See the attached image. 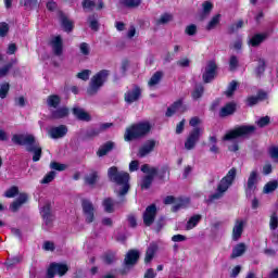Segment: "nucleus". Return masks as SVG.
Listing matches in <instances>:
<instances>
[{"label":"nucleus","instance_id":"obj_1","mask_svg":"<svg viewBox=\"0 0 278 278\" xmlns=\"http://www.w3.org/2000/svg\"><path fill=\"white\" fill-rule=\"evenodd\" d=\"M109 179L115 184V192L118 197H124L129 192V174L126 172H118V168L111 167L108 172Z\"/></svg>","mask_w":278,"mask_h":278},{"label":"nucleus","instance_id":"obj_2","mask_svg":"<svg viewBox=\"0 0 278 278\" xmlns=\"http://www.w3.org/2000/svg\"><path fill=\"white\" fill-rule=\"evenodd\" d=\"M12 142H14V144L27 147V151L34 153L33 161L40 162L42 148L36 142V137H34V135H14L12 137Z\"/></svg>","mask_w":278,"mask_h":278},{"label":"nucleus","instance_id":"obj_3","mask_svg":"<svg viewBox=\"0 0 278 278\" xmlns=\"http://www.w3.org/2000/svg\"><path fill=\"white\" fill-rule=\"evenodd\" d=\"M257 128L253 125H244L237 127L230 131H228L224 137L223 140H228L229 142H232L228 146L229 151H238L239 146L236 140H240V138H244V136H251V134H254V131Z\"/></svg>","mask_w":278,"mask_h":278},{"label":"nucleus","instance_id":"obj_4","mask_svg":"<svg viewBox=\"0 0 278 278\" xmlns=\"http://www.w3.org/2000/svg\"><path fill=\"white\" fill-rule=\"evenodd\" d=\"M236 175H238V170L236 169V167H232L226 174V176L222 178L217 186L216 192L210 197L208 201L213 202L218 201V199H223V197H225V192H227V190H229V187L233 184Z\"/></svg>","mask_w":278,"mask_h":278},{"label":"nucleus","instance_id":"obj_5","mask_svg":"<svg viewBox=\"0 0 278 278\" xmlns=\"http://www.w3.org/2000/svg\"><path fill=\"white\" fill-rule=\"evenodd\" d=\"M149 131H151V123L140 122L138 124H134L132 126L128 127L126 129L124 138L126 142H129L138 138H143V136H147Z\"/></svg>","mask_w":278,"mask_h":278},{"label":"nucleus","instance_id":"obj_6","mask_svg":"<svg viewBox=\"0 0 278 278\" xmlns=\"http://www.w3.org/2000/svg\"><path fill=\"white\" fill-rule=\"evenodd\" d=\"M108 77H110V71L102 70L99 73H97L90 81L89 88L87 89V94L90 97L97 94L99 90H101V87L103 84L108 81Z\"/></svg>","mask_w":278,"mask_h":278},{"label":"nucleus","instance_id":"obj_7","mask_svg":"<svg viewBox=\"0 0 278 278\" xmlns=\"http://www.w3.org/2000/svg\"><path fill=\"white\" fill-rule=\"evenodd\" d=\"M260 181V173L257 169H253L245 185V194L247 197H251L254 194L255 190H257V182Z\"/></svg>","mask_w":278,"mask_h":278},{"label":"nucleus","instance_id":"obj_8","mask_svg":"<svg viewBox=\"0 0 278 278\" xmlns=\"http://www.w3.org/2000/svg\"><path fill=\"white\" fill-rule=\"evenodd\" d=\"M173 203L175 204L173 206V212H177L178 210H181L184 207H188V205H190V199L188 198H175L173 195H167L164 199V204L165 205H173Z\"/></svg>","mask_w":278,"mask_h":278},{"label":"nucleus","instance_id":"obj_9","mask_svg":"<svg viewBox=\"0 0 278 278\" xmlns=\"http://www.w3.org/2000/svg\"><path fill=\"white\" fill-rule=\"evenodd\" d=\"M142 173H148V175L143 178L141 182L142 190H147L151 187V184L153 182V177L157 175V168L150 167L148 164L142 165L141 167Z\"/></svg>","mask_w":278,"mask_h":278},{"label":"nucleus","instance_id":"obj_10","mask_svg":"<svg viewBox=\"0 0 278 278\" xmlns=\"http://www.w3.org/2000/svg\"><path fill=\"white\" fill-rule=\"evenodd\" d=\"M203 134L202 128H194L189 136L187 137V140L185 141V149L187 151H192L194 147H197V142H199V139L201 138Z\"/></svg>","mask_w":278,"mask_h":278},{"label":"nucleus","instance_id":"obj_11","mask_svg":"<svg viewBox=\"0 0 278 278\" xmlns=\"http://www.w3.org/2000/svg\"><path fill=\"white\" fill-rule=\"evenodd\" d=\"M66 273H68V265L62 263H52L48 268L47 278L55 277V275H59V277H64Z\"/></svg>","mask_w":278,"mask_h":278},{"label":"nucleus","instance_id":"obj_12","mask_svg":"<svg viewBox=\"0 0 278 278\" xmlns=\"http://www.w3.org/2000/svg\"><path fill=\"white\" fill-rule=\"evenodd\" d=\"M216 77V63L214 61H208L204 71L202 72V78L205 84H210L212 79Z\"/></svg>","mask_w":278,"mask_h":278},{"label":"nucleus","instance_id":"obj_13","mask_svg":"<svg viewBox=\"0 0 278 278\" xmlns=\"http://www.w3.org/2000/svg\"><path fill=\"white\" fill-rule=\"evenodd\" d=\"M244 227H247V220L244 219H236L235 225L232 227L231 238L233 242H238L242 238V233H244Z\"/></svg>","mask_w":278,"mask_h":278},{"label":"nucleus","instance_id":"obj_14","mask_svg":"<svg viewBox=\"0 0 278 278\" xmlns=\"http://www.w3.org/2000/svg\"><path fill=\"white\" fill-rule=\"evenodd\" d=\"M156 214L157 207L155 206V204H151L146 208L143 213V223L144 225H147V227H151V225H153Z\"/></svg>","mask_w":278,"mask_h":278},{"label":"nucleus","instance_id":"obj_15","mask_svg":"<svg viewBox=\"0 0 278 278\" xmlns=\"http://www.w3.org/2000/svg\"><path fill=\"white\" fill-rule=\"evenodd\" d=\"M81 205L86 223H92L94 220V204L90 200H83Z\"/></svg>","mask_w":278,"mask_h":278},{"label":"nucleus","instance_id":"obj_16","mask_svg":"<svg viewBox=\"0 0 278 278\" xmlns=\"http://www.w3.org/2000/svg\"><path fill=\"white\" fill-rule=\"evenodd\" d=\"M48 134L52 140H58L59 138H64L68 134V128L64 125L51 127Z\"/></svg>","mask_w":278,"mask_h":278},{"label":"nucleus","instance_id":"obj_17","mask_svg":"<svg viewBox=\"0 0 278 278\" xmlns=\"http://www.w3.org/2000/svg\"><path fill=\"white\" fill-rule=\"evenodd\" d=\"M50 47L54 55H62V51L64 50V43L62 41V37L53 36L50 40Z\"/></svg>","mask_w":278,"mask_h":278},{"label":"nucleus","instance_id":"obj_18","mask_svg":"<svg viewBox=\"0 0 278 278\" xmlns=\"http://www.w3.org/2000/svg\"><path fill=\"white\" fill-rule=\"evenodd\" d=\"M141 92H142V90L138 86H135L131 89H129L125 93L126 103H135V101H138L140 99Z\"/></svg>","mask_w":278,"mask_h":278},{"label":"nucleus","instance_id":"obj_19","mask_svg":"<svg viewBox=\"0 0 278 278\" xmlns=\"http://www.w3.org/2000/svg\"><path fill=\"white\" fill-rule=\"evenodd\" d=\"M83 8L86 12H92V10H103V1L101 0H85Z\"/></svg>","mask_w":278,"mask_h":278},{"label":"nucleus","instance_id":"obj_20","mask_svg":"<svg viewBox=\"0 0 278 278\" xmlns=\"http://www.w3.org/2000/svg\"><path fill=\"white\" fill-rule=\"evenodd\" d=\"M155 144H157V141L153 139L146 141V144H143L139 149L138 156L146 157V155H149V153H152L153 149H155Z\"/></svg>","mask_w":278,"mask_h":278},{"label":"nucleus","instance_id":"obj_21","mask_svg":"<svg viewBox=\"0 0 278 278\" xmlns=\"http://www.w3.org/2000/svg\"><path fill=\"white\" fill-rule=\"evenodd\" d=\"M179 114L186 112V105L181 100L176 101L172 106L167 109L166 116H173V114Z\"/></svg>","mask_w":278,"mask_h":278},{"label":"nucleus","instance_id":"obj_22","mask_svg":"<svg viewBox=\"0 0 278 278\" xmlns=\"http://www.w3.org/2000/svg\"><path fill=\"white\" fill-rule=\"evenodd\" d=\"M140 260V252L138 250H130L125 257L126 266H134Z\"/></svg>","mask_w":278,"mask_h":278},{"label":"nucleus","instance_id":"obj_23","mask_svg":"<svg viewBox=\"0 0 278 278\" xmlns=\"http://www.w3.org/2000/svg\"><path fill=\"white\" fill-rule=\"evenodd\" d=\"M40 214L46 225H51L53 222V215H51V204H46L43 207H41Z\"/></svg>","mask_w":278,"mask_h":278},{"label":"nucleus","instance_id":"obj_24","mask_svg":"<svg viewBox=\"0 0 278 278\" xmlns=\"http://www.w3.org/2000/svg\"><path fill=\"white\" fill-rule=\"evenodd\" d=\"M155 253H157V243H151L146 252V264H149L155 257Z\"/></svg>","mask_w":278,"mask_h":278},{"label":"nucleus","instance_id":"obj_25","mask_svg":"<svg viewBox=\"0 0 278 278\" xmlns=\"http://www.w3.org/2000/svg\"><path fill=\"white\" fill-rule=\"evenodd\" d=\"M247 252V244L239 243L232 249L231 258L236 260V257H242L244 253Z\"/></svg>","mask_w":278,"mask_h":278},{"label":"nucleus","instance_id":"obj_26","mask_svg":"<svg viewBox=\"0 0 278 278\" xmlns=\"http://www.w3.org/2000/svg\"><path fill=\"white\" fill-rule=\"evenodd\" d=\"M73 114L76 116V118H78V121H90V114H88V112L84 111V109H79V108H74L73 109Z\"/></svg>","mask_w":278,"mask_h":278},{"label":"nucleus","instance_id":"obj_27","mask_svg":"<svg viewBox=\"0 0 278 278\" xmlns=\"http://www.w3.org/2000/svg\"><path fill=\"white\" fill-rule=\"evenodd\" d=\"M26 202H27V195L25 193L20 194L16 201L11 204L10 206L11 211L17 212L21 208V205H23V203H26Z\"/></svg>","mask_w":278,"mask_h":278},{"label":"nucleus","instance_id":"obj_28","mask_svg":"<svg viewBox=\"0 0 278 278\" xmlns=\"http://www.w3.org/2000/svg\"><path fill=\"white\" fill-rule=\"evenodd\" d=\"M233 112H236V103L230 102L222 108V110L219 112V116H223V117L231 116V114H233Z\"/></svg>","mask_w":278,"mask_h":278},{"label":"nucleus","instance_id":"obj_29","mask_svg":"<svg viewBox=\"0 0 278 278\" xmlns=\"http://www.w3.org/2000/svg\"><path fill=\"white\" fill-rule=\"evenodd\" d=\"M162 77H164V74L162 72H155L150 78L148 86L150 88H155V86H157V84L162 81Z\"/></svg>","mask_w":278,"mask_h":278},{"label":"nucleus","instance_id":"obj_30","mask_svg":"<svg viewBox=\"0 0 278 278\" xmlns=\"http://www.w3.org/2000/svg\"><path fill=\"white\" fill-rule=\"evenodd\" d=\"M199 223H201V215L191 216L186 225L187 231L194 229V227H197V225H199Z\"/></svg>","mask_w":278,"mask_h":278},{"label":"nucleus","instance_id":"obj_31","mask_svg":"<svg viewBox=\"0 0 278 278\" xmlns=\"http://www.w3.org/2000/svg\"><path fill=\"white\" fill-rule=\"evenodd\" d=\"M266 34H256L250 39L251 47H257L258 45H262L264 40H266Z\"/></svg>","mask_w":278,"mask_h":278},{"label":"nucleus","instance_id":"obj_32","mask_svg":"<svg viewBox=\"0 0 278 278\" xmlns=\"http://www.w3.org/2000/svg\"><path fill=\"white\" fill-rule=\"evenodd\" d=\"M60 21L64 31H73V22H71L68 17H66L64 14H61Z\"/></svg>","mask_w":278,"mask_h":278},{"label":"nucleus","instance_id":"obj_33","mask_svg":"<svg viewBox=\"0 0 278 278\" xmlns=\"http://www.w3.org/2000/svg\"><path fill=\"white\" fill-rule=\"evenodd\" d=\"M264 99H266V93L264 92L258 93V96H252L248 98V105H257V103L264 101Z\"/></svg>","mask_w":278,"mask_h":278},{"label":"nucleus","instance_id":"obj_34","mask_svg":"<svg viewBox=\"0 0 278 278\" xmlns=\"http://www.w3.org/2000/svg\"><path fill=\"white\" fill-rule=\"evenodd\" d=\"M112 149H114V143L113 142H106L104 146H102L98 150L99 157H103V155H108V153H110V151H112Z\"/></svg>","mask_w":278,"mask_h":278},{"label":"nucleus","instance_id":"obj_35","mask_svg":"<svg viewBox=\"0 0 278 278\" xmlns=\"http://www.w3.org/2000/svg\"><path fill=\"white\" fill-rule=\"evenodd\" d=\"M220 23V14H217L211 18L208 24L206 25L207 31H212V29H216Z\"/></svg>","mask_w":278,"mask_h":278},{"label":"nucleus","instance_id":"obj_36","mask_svg":"<svg viewBox=\"0 0 278 278\" xmlns=\"http://www.w3.org/2000/svg\"><path fill=\"white\" fill-rule=\"evenodd\" d=\"M103 207L104 212H108V214H112V212H114V201L110 198L105 199L103 201Z\"/></svg>","mask_w":278,"mask_h":278},{"label":"nucleus","instance_id":"obj_37","mask_svg":"<svg viewBox=\"0 0 278 278\" xmlns=\"http://www.w3.org/2000/svg\"><path fill=\"white\" fill-rule=\"evenodd\" d=\"M275 190H277V181H269L265 185L263 192L265 194H270V192H275Z\"/></svg>","mask_w":278,"mask_h":278},{"label":"nucleus","instance_id":"obj_38","mask_svg":"<svg viewBox=\"0 0 278 278\" xmlns=\"http://www.w3.org/2000/svg\"><path fill=\"white\" fill-rule=\"evenodd\" d=\"M48 108H58L60 105V98L58 96H49L47 99Z\"/></svg>","mask_w":278,"mask_h":278},{"label":"nucleus","instance_id":"obj_39","mask_svg":"<svg viewBox=\"0 0 278 278\" xmlns=\"http://www.w3.org/2000/svg\"><path fill=\"white\" fill-rule=\"evenodd\" d=\"M64 116H68V109L61 108L52 113L53 118H64Z\"/></svg>","mask_w":278,"mask_h":278},{"label":"nucleus","instance_id":"obj_40","mask_svg":"<svg viewBox=\"0 0 278 278\" xmlns=\"http://www.w3.org/2000/svg\"><path fill=\"white\" fill-rule=\"evenodd\" d=\"M268 153H269V157L273 160V162L278 164V147L277 146L269 147Z\"/></svg>","mask_w":278,"mask_h":278},{"label":"nucleus","instance_id":"obj_41","mask_svg":"<svg viewBox=\"0 0 278 278\" xmlns=\"http://www.w3.org/2000/svg\"><path fill=\"white\" fill-rule=\"evenodd\" d=\"M90 75H92V72L90 70H84L79 72L76 77L78 79H81L83 81H88L90 79Z\"/></svg>","mask_w":278,"mask_h":278},{"label":"nucleus","instance_id":"obj_42","mask_svg":"<svg viewBox=\"0 0 278 278\" xmlns=\"http://www.w3.org/2000/svg\"><path fill=\"white\" fill-rule=\"evenodd\" d=\"M9 92H10V84L8 83L0 84V99H5Z\"/></svg>","mask_w":278,"mask_h":278},{"label":"nucleus","instance_id":"obj_43","mask_svg":"<svg viewBox=\"0 0 278 278\" xmlns=\"http://www.w3.org/2000/svg\"><path fill=\"white\" fill-rule=\"evenodd\" d=\"M9 31H10V25H8V23L5 22L0 23V38H5Z\"/></svg>","mask_w":278,"mask_h":278},{"label":"nucleus","instance_id":"obj_44","mask_svg":"<svg viewBox=\"0 0 278 278\" xmlns=\"http://www.w3.org/2000/svg\"><path fill=\"white\" fill-rule=\"evenodd\" d=\"M125 8H138L140 5V0H122Z\"/></svg>","mask_w":278,"mask_h":278},{"label":"nucleus","instance_id":"obj_45","mask_svg":"<svg viewBox=\"0 0 278 278\" xmlns=\"http://www.w3.org/2000/svg\"><path fill=\"white\" fill-rule=\"evenodd\" d=\"M16 194H18V188L11 187L9 190L5 191L4 197H7V199H14Z\"/></svg>","mask_w":278,"mask_h":278},{"label":"nucleus","instance_id":"obj_46","mask_svg":"<svg viewBox=\"0 0 278 278\" xmlns=\"http://www.w3.org/2000/svg\"><path fill=\"white\" fill-rule=\"evenodd\" d=\"M170 21H173V15L165 13L157 21V25H166V23H170Z\"/></svg>","mask_w":278,"mask_h":278},{"label":"nucleus","instance_id":"obj_47","mask_svg":"<svg viewBox=\"0 0 278 278\" xmlns=\"http://www.w3.org/2000/svg\"><path fill=\"white\" fill-rule=\"evenodd\" d=\"M238 88V83L232 80L229 86L228 89L226 90V96L227 97H231L233 94V92H236V89Z\"/></svg>","mask_w":278,"mask_h":278},{"label":"nucleus","instance_id":"obj_48","mask_svg":"<svg viewBox=\"0 0 278 278\" xmlns=\"http://www.w3.org/2000/svg\"><path fill=\"white\" fill-rule=\"evenodd\" d=\"M97 173L93 172L85 178V181L88 186H94V184H97Z\"/></svg>","mask_w":278,"mask_h":278},{"label":"nucleus","instance_id":"obj_49","mask_svg":"<svg viewBox=\"0 0 278 278\" xmlns=\"http://www.w3.org/2000/svg\"><path fill=\"white\" fill-rule=\"evenodd\" d=\"M269 124H270V117L269 116H264V117H261L256 121L257 127H266Z\"/></svg>","mask_w":278,"mask_h":278},{"label":"nucleus","instance_id":"obj_50","mask_svg":"<svg viewBox=\"0 0 278 278\" xmlns=\"http://www.w3.org/2000/svg\"><path fill=\"white\" fill-rule=\"evenodd\" d=\"M55 172H49L43 179L40 181V184H51L53 179H55Z\"/></svg>","mask_w":278,"mask_h":278},{"label":"nucleus","instance_id":"obj_51","mask_svg":"<svg viewBox=\"0 0 278 278\" xmlns=\"http://www.w3.org/2000/svg\"><path fill=\"white\" fill-rule=\"evenodd\" d=\"M50 168H52V170H59L62 172L65 168H67L66 164H62V163H58V162H52L50 164Z\"/></svg>","mask_w":278,"mask_h":278},{"label":"nucleus","instance_id":"obj_52","mask_svg":"<svg viewBox=\"0 0 278 278\" xmlns=\"http://www.w3.org/2000/svg\"><path fill=\"white\" fill-rule=\"evenodd\" d=\"M269 227L270 229H277L278 227V217L277 213H273L269 220Z\"/></svg>","mask_w":278,"mask_h":278},{"label":"nucleus","instance_id":"obj_53","mask_svg":"<svg viewBox=\"0 0 278 278\" xmlns=\"http://www.w3.org/2000/svg\"><path fill=\"white\" fill-rule=\"evenodd\" d=\"M201 97H203V87L201 85H199L198 87H195V89L192 92V98L193 99H201Z\"/></svg>","mask_w":278,"mask_h":278},{"label":"nucleus","instance_id":"obj_54","mask_svg":"<svg viewBox=\"0 0 278 278\" xmlns=\"http://www.w3.org/2000/svg\"><path fill=\"white\" fill-rule=\"evenodd\" d=\"M79 49L83 55H90V46L88 43H80Z\"/></svg>","mask_w":278,"mask_h":278},{"label":"nucleus","instance_id":"obj_55","mask_svg":"<svg viewBox=\"0 0 278 278\" xmlns=\"http://www.w3.org/2000/svg\"><path fill=\"white\" fill-rule=\"evenodd\" d=\"M265 66H266V63L264 62V60L263 59L258 60V65L255 70L256 75H262V73H264L265 71Z\"/></svg>","mask_w":278,"mask_h":278},{"label":"nucleus","instance_id":"obj_56","mask_svg":"<svg viewBox=\"0 0 278 278\" xmlns=\"http://www.w3.org/2000/svg\"><path fill=\"white\" fill-rule=\"evenodd\" d=\"M137 31H136V26H129L127 33H126V37L131 40V38H135V36H137Z\"/></svg>","mask_w":278,"mask_h":278},{"label":"nucleus","instance_id":"obj_57","mask_svg":"<svg viewBox=\"0 0 278 278\" xmlns=\"http://www.w3.org/2000/svg\"><path fill=\"white\" fill-rule=\"evenodd\" d=\"M177 65L180 66L181 68H188V66H190V59L188 58L180 59L177 62Z\"/></svg>","mask_w":278,"mask_h":278},{"label":"nucleus","instance_id":"obj_58","mask_svg":"<svg viewBox=\"0 0 278 278\" xmlns=\"http://www.w3.org/2000/svg\"><path fill=\"white\" fill-rule=\"evenodd\" d=\"M90 28L93 29V31H97V29H99V22H97V18H94V16L89 17L88 20Z\"/></svg>","mask_w":278,"mask_h":278},{"label":"nucleus","instance_id":"obj_59","mask_svg":"<svg viewBox=\"0 0 278 278\" xmlns=\"http://www.w3.org/2000/svg\"><path fill=\"white\" fill-rule=\"evenodd\" d=\"M10 68H12V64L4 65L0 68V78L5 77L8 73H10Z\"/></svg>","mask_w":278,"mask_h":278},{"label":"nucleus","instance_id":"obj_60","mask_svg":"<svg viewBox=\"0 0 278 278\" xmlns=\"http://www.w3.org/2000/svg\"><path fill=\"white\" fill-rule=\"evenodd\" d=\"M230 71H236L238 68V58L231 56L229 61Z\"/></svg>","mask_w":278,"mask_h":278},{"label":"nucleus","instance_id":"obj_61","mask_svg":"<svg viewBox=\"0 0 278 278\" xmlns=\"http://www.w3.org/2000/svg\"><path fill=\"white\" fill-rule=\"evenodd\" d=\"M186 34H188V36H194L197 34V26L194 24L187 26Z\"/></svg>","mask_w":278,"mask_h":278},{"label":"nucleus","instance_id":"obj_62","mask_svg":"<svg viewBox=\"0 0 278 278\" xmlns=\"http://www.w3.org/2000/svg\"><path fill=\"white\" fill-rule=\"evenodd\" d=\"M21 262V256H14L7 261V266H14V264H18Z\"/></svg>","mask_w":278,"mask_h":278},{"label":"nucleus","instance_id":"obj_63","mask_svg":"<svg viewBox=\"0 0 278 278\" xmlns=\"http://www.w3.org/2000/svg\"><path fill=\"white\" fill-rule=\"evenodd\" d=\"M15 105H18L20 108H25V97L20 96L15 98Z\"/></svg>","mask_w":278,"mask_h":278},{"label":"nucleus","instance_id":"obj_64","mask_svg":"<svg viewBox=\"0 0 278 278\" xmlns=\"http://www.w3.org/2000/svg\"><path fill=\"white\" fill-rule=\"evenodd\" d=\"M202 8H203V13L207 14L208 12H212L213 5L211 4V2H204L202 4Z\"/></svg>","mask_w":278,"mask_h":278}]
</instances>
